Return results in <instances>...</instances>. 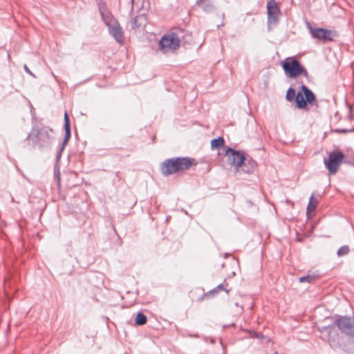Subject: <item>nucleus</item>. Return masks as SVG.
Returning a JSON list of instances; mask_svg holds the SVG:
<instances>
[{"label":"nucleus","mask_w":354,"mask_h":354,"mask_svg":"<svg viewBox=\"0 0 354 354\" xmlns=\"http://www.w3.org/2000/svg\"><path fill=\"white\" fill-rule=\"evenodd\" d=\"M161 171L165 176L171 175L179 171L176 158L165 160L162 163Z\"/></svg>","instance_id":"nucleus-11"},{"label":"nucleus","mask_w":354,"mask_h":354,"mask_svg":"<svg viewBox=\"0 0 354 354\" xmlns=\"http://www.w3.org/2000/svg\"><path fill=\"white\" fill-rule=\"evenodd\" d=\"M62 151H61V149L59 150V151L57 153V156H60L61 153H62Z\"/></svg>","instance_id":"nucleus-25"},{"label":"nucleus","mask_w":354,"mask_h":354,"mask_svg":"<svg viewBox=\"0 0 354 354\" xmlns=\"http://www.w3.org/2000/svg\"><path fill=\"white\" fill-rule=\"evenodd\" d=\"M350 248L348 245H344L339 248L337 254L338 257H342L349 253Z\"/></svg>","instance_id":"nucleus-21"},{"label":"nucleus","mask_w":354,"mask_h":354,"mask_svg":"<svg viewBox=\"0 0 354 354\" xmlns=\"http://www.w3.org/2000/svg\"><path fill=\"white\" fill-rule=\"evenodd\" d=\"M221 290H225L226 292H228V290H226L225 288H224V286L223 284H220L218 285L216 288H214L213 290H210L208 294L209 295H214L215 293H217L218 291Z\"/></svg>","instance_id":"nucleus-22"},{"label":"nucleus","mask_w":354,"mask_h":354,"mask_svg":"<svg viewBox=\"0 0 354 354\" xmlns=\"http://www.w3.org/2000/svg\"><path fill=\"white\" fill-rule=\"evenodd\" d=\"M196 4L203 8L205 12H210L213 10V5L208 0H197Z\"/></svg>","instance_id":"nucleus-16"},{"label":"nucleus","mask_w":354,"mask_h":354,"mask_svg":"<svg viewBox=\"0 0 354 354\" xmlns=\"http://www.w3.org/2000/svg\"><path fill=\"white\" fill-rule=\"evenodd\" d=\"M147 21L145 15H140L131 19L132 29H137L145 25Z\"/></svg>","instance_id":"nucleus-14"},{"label":"nucleus","mask_w":354,"mask_h":354,"mask_svg":"<svg viewBox=\"0 0 354 354\" xmlns=\"http://www.w3.org/2000/svg\"><path fill=\"white\" fill-rule=\"evenodd\" d=\"M147 319L146 315L142 313H138L135 319V322L138 326H142L147 323Z\"/></svg>","instance_id":"nucleus-18"},{"label":"nucleus","mask_w":354,"mask_h":354,"mask_svg":"<svg viewBox=\"0 0 354 354\" xmlns=\"http://www.w3.org/2000/svg\"><path fill=\"white\" fill-rule=\"evenodd\" d=\"M268 24H276L280 16V9L274 0H270L267 3Z\"/></svg>","instance_id":"nucleus-10"},{"label":"nucleus","mask_w":354,"mask_h":354,"mask_svg":"<svg viewBox=\"0 0 354 354\" xmlns=\"http://www.w3.org/2000/svg\"><path fill=\"white\" fill-rule=\"evenodd\" d=\"M335 324L343 333L354 337V317H340Z\"/></svg>","instance_id":"nucleus-8"},{"label":"nucleus","mask_w":354,"mask_h":354,"mask_svg":"<svg viewBox=\"0 0 354 354\" xmlns=\"http://www.w3.org/2000/svg\"><path fill=\"white\" fill-rule=\"evenodd\" d=\"M100 13L103 21L108 27L109 33L119 44H122L124 41V32L118 21L111 15H106L101 8Z\"/></svg>","instance_id":"nucleus-1"},{"label":"nucleus","mask_w":354,"mask_h":354,"mask_svg":"<svg viewBox=\"0 0 354 354\" xmlns=\"http://www.w3.org/2000/svg\"><path fill=\"white\" fill-rule=\"evenodd\" d=\"M301 89L304 93L305 98L301 92H299L296 95L295 102L297 107L299 109H305L307 106L306 102L311 104L315 100V95L311 90H310L306 86L302 85Z\"/></svg>","instance_id":"nucleus-7"},{"label":"nucleus","mask_w":354,"mask_h":354,"mask_svg":"<svg viewBox=\"0 0 354 354\" xmlns=\"http://www.w3.org/2000/svg\"><path fill=\"white\" fill-rule=\"evenodd\" d=\"M319 196V194H317V196H316L315 193L312 194V195L309 199L308 205L307 207L308 212H313L316 209V207L319 203V200H318Z\"/></svg>","instance_id":"nucleus-15"},{"label":"nucleus","mask_w":354,"mask_h":354,"mask_svg":"<svg viewBox=\"0 0 354 354\" xmlns=\"http://www.w3.org/2000/svg\"><path fill=\"white\" fill-rule=\"evenodd\" d=\"M316 279L315 275L308 274L306 276L301 277L299 279L300 283H312Z\"/></svg>","instance_id":"nucleus-19"},{"label":"nucleus","mask_w":354,"mask_h":354,"mask_svg":"<svg viewBox=\"0 0 354 354\" xmlns=\"http://www.w3.org/2000/svg\"><path fill=\"white\" fill-rule=\"evenodd\" d=\"M225 144V140L223 137H218V138L213 139L211 141V148L214 149H220L223 147Z\"/></svg>","instance_id":"nucleus-17"},{"label":"nucleus","mask_w":354,"mask_h":354,"mask_svg":"<svg viewBox=\"0 0 354 354\" xmlns=\"http://www.w3.org/2000/svg\"><path fill=\"white\" fill-rule=\"evenodd\" d=\"M225 156L227 157L230 164L235 166L236 169L240 168L245 160V156L243 153L232 148H227L225 151Z\"/></svg>","instance_id":"nucleus-9"},{"label":"nucleus","mask_w":354,"mask_h":354,"mask_svg":"<svg viewBox=\"0 0 354 354\" xmlns=\"http://www.w3.org/2000/svg\"><path fill=\"white\" fill-rule=\"evenodd\" d=\"M180 44V40L178 35L174 32L163 35L159 41L160 49L164 53L178 49Z\"/></svg>","instance_id":"nucleus-4"},{"label":"nucleus","mask_w":354,"mask_h":354,"mask_svg":"<svg viewBox=\"0 0 354 354\" xmlns=\"http://www.w3.org/2000/svg\"><path fill=\"white\" fill-rule=\"evenodd\" d=\"M283 69L288 77L290 78L302 75L308 78L309 75L307 70L301 65L300 62L294 58H287L282 64Z\"/></svg>","instance_id":"nucleus-2"},{"label":"nucleus","mask_w":354,"mask_h":354,"mask_svg":"<svg viewBox=\"0 0 354 354\" xmlns=\"http://www.w3.org/2000/svg\"><path fill=\"white\" fill-rule=\"evenodd\" d=\"M344 157V154L341 151L335 149L329 153L327 159L324 158V162L330 175H334L337 172Z\"/></svg>","instance_id":"nucleus-3"},{"label":"nucleus","mask_w":354,"mask_h":354,"mask_svg":"<svg viewBox=\"0 0 354 354\" xmlns=\"http://www.w3.org/2000/svg\"><path fill=\"white\" fill-rule=\"evenodd\" d=\"M250 337L252 338H257V339H261L263 337V335L261 333H258L255 331H250Z\"/></svg>","instance_id":"nucleus-23"},{"label":"nucleus","mask_w":354,"mask_h":354,"mask_svg":"<svg viewBox=\"0 0 354 354\" xmlns=\"http://www.w3.org/2000/svg\"><path fill=\"white\" fill-rule=\"evenodd\" d=\"M178 167L179 171L189 169L193 165H196L194 159L187 157L176 158Z\"/></svg>","instance_id":"nucleus-12"},{"label":"nucleus","mask_w":354,"mask_h":354,"mask_svg":"<svg viewBox=\"0 0 354 354\" xmlns=\"http://www.w3.org/2000/svg\"><path fill=\"white\" fill-rule=\"evenodd\" d=\"M296 97L295 90L293 88H289L287 91L286 98L288 101L291 102Z\"/></svg>","instance_id":"nucleus-20"},{"label":"nucleus","mask_w":354,"mask_h":354,"mask_svg":"<svg viewBox=\"0 0 354 354\" xmlns=\"http://www.w3.org/2000/svg\"><path fill=\"white\" fill-rule=\"evenodd\" d=\"M308 28L314 39L322 40L324 42L331 41L334 37L337 36L335 31L322 28H313L310 24H308Z\"/></svg>","instance_id":"nucleus-5"},{"label":"nucleus","mask_w":354,"mask_h":354,"mask_svg":"<svg viewBox=\"0 0 354 354\" xmlns=\"http://www.w3.org/2000/svg\"><path fill=\"white\" fill-rule=\"evenodd\" d=\"M53 129L49 127H33L29 137L35 136L37 142L41 145L44 143H48L50 142L53 138Z\"/></svg>","instance_id":"nucleus-6"},{"label":"nucleus","mask_w":354,"mask_h":354,"mask_svg":"<svg viewBox=\"0 0 354 354\" xmlns=\"http://www.w3.org/2000/svg\"><path fill=\"white\" fill-rule=\"evenodd\" d=\"M24 70H25V71H26V73H28V74H30V75H33V76H34V75L32 73V72H31V71H30V69L28 68L27 65H26V64H25V65H24Z\"/></svg>","instance_id":"nucleus-24"},{"label":"nucleus","mask_w":354,"mask_h":354,"mask_svg":"<svg viewBox=\"0 0 354 354\" xmlns=\"http://www.w3.org/2000/svg\"><path fill=\"white\" fill-rule=\"evenodd\" d=\"M64 130L65 134L63 140L62 146L61 147V151H63L66 145L68 143L70 138H71V128H70V121L67 112L64 113Z\"/></svg>","instance_id":"nucleus-13"}]
</instances>
